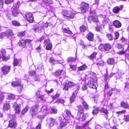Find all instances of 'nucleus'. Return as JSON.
<instances>
[{
    "label": "nucleus",
    "mask_w": 129,
    "mask_h": 129,
    "mask_svg": "<svg viewBox=\"0 0 129 129\" xmlns=\"http://www.w3.org/2000/svg\"><path fill=\"white\" fill-rule=\"evenodd\" d=\"M77 85H78L79 87V90L80 87V86L79 83H77L76 84H75L74 83L72 82L68 81V83L65 82L63 84V85L64 86V87L63 89L65 90H68L69 88L73 87H74L73 89L75 91L77 89V88H76Z\"/></svg>",
    "instance_id": "nucleus-1"
},
{
    "label": "nucleus",
    "mask_w": 129,
    "mask_h": 129,
    "mask_svg": "<svg viewBox=\"0 0 129 129\" xmlns=\"http://www.w3.org/2000/svg\"><path fill=\"white\" fill-rule=\"evenodd\" d=\"M61 13L64 17L67 19H73L74 17V13L66 10H63Z\"/></svg>",
    "instance_id": "nucleus-2"
},
{
    "label": "nucleus",
    "mask_w": 129,
    "mask_h": 129,
    "mask_svg": "<svg viewBox=\"0 0 129 129\" xmlns=\"http://www.w3.org/2000/svg\"><path fill=\"white\" fill-rule=\"evenodd\" d=\"M80 7L81 12L85 13L88 10L89 5L87 3L82 2L80 4Z\"/></svg>",
    "instance_id": "nucleus-3"
},
{
    "label": "nucleus",
    "mask_w": 129,
    "mask_h": 129,
    "mask_svg": "<svg viewBox=\"0 0 129 129\" xmlns=\"http://www.w3.org/2000/svg\"><path fill=\"white\" fill-rule=\"evenodd\" d=\"M96 83L94 82V79L92 78L89 79L88 82L87 83V85L91 88L96 89L97 88Z\"/></svg>",
    "instance_id": "nucleus-4"
},
{
    "label": "nucleus",
    "mask_w": 129,
    "mask_h": 129,
    "mask_svg": "<svg viewBox=\"0 0 129 129\" xmlns=\"http://www.w3.org/2000/svg\"><path fill=\"white\" fill-rule=\"evenodd\" d=\"M76 88H77V89L74 91L72 95L70 98V102L71 103L73 102L75 100V97L77 96V94L79 91V87L78 85H77L76 86Z\"/></svg>",
    "instance_id": "nucleus-5"
},
{
    "label": "nucleus",
    "mask_w": 129,
    "mask_h": 129,
    "mask_svg": "<svg viewBox=\"0 0 129 129\" xmlns=\"http://www.w3.org/2000/svg\"><path fill=\"white\" fill-rule=\"evenodd\" d=\"M59 119L60 120V123L58 128L59 129H62L66 126L67 123L65 121V120L64 119L62 120L61 117H59Z\"/></svg>",
    "instance_id": "nucleus-6"
},
{
    "label": "nucleus",
    "mask_w": 129,
    "mask_h": 129,
    "mask_svg": "<svg viewBox=\"0 0 129 129\" xmlns=\"http://www.w3.org/2000/svg\"><path fill=\"white\" fill-rule=\"evenodd\" d=\"M17 123L16 121L14 119H12L9 121L8 127H9L14 128L16 126Z\"/></svg>",
    "instance_id": "nucleus-7"
},
{
    "label": "nucleus",
    "mask_w": 129,
    "mask_h": 129,
    "mask_svg": "<svg viewBox=\"0 0 129 129\" xmlns=\"http://www.w3.org/2000/svg\"><path fill=\"white\" fill-rule=\"evenodd\" d=\"M30 112L32 116L36 114L38 111V106L37 105L33 106L30 109Z\"/></svg>",
    "instance_id": "nucleus-8"
},
{
    "label": "nucleus",
    "mask_w": 129,
    "mask_h": 129,
    "mask_svg": "<svg viewBox=\"0 0 129 129\" xmlns=\"http://www.w3.org/2000/svg\"><path fill=\"white\" fill-rule=\"evenodd\" d=\"M36 25L37 26L34 29V30L35 31H37L39 32H42L44 26V23H41L39 25L38 23H37L36 24Z\"/></svg>",
    "instance_id": "nucleus-9"
},
{
    "label": "nucleus",
    "mask_w": 129,
    "mask_h": 129,
    "mask_svg": "<svg viewBox=\"0 0 129 129\" xmlns=\"http://www.w3.org/2000/svg\"><path fill=\"white\" fill-rule=\"evenodd\" d=\"M103 47V48L105 50V51H108L111 48V46L110 45L108 44H101L100 45V49L102 50V47Z\"/></svg>",
    "instance_id": "nucleus-10"
},
{
    "label": "nucleus",
    "mask_w": 129,
    "mask_h": 129,
    "mask_svg": "<svg viewBox=\"0 0 129 129\" xmlns=\"http://www.w3.org/2000/svg\"><path fill=\"white\" fill-rule=\"evenodd\" d=\"M13 107L14 109L15 113L18 114H19L20 113V104H17L15 103L14 104L13 106Z\"/></svg>",
    "instance_id": "nucleus-11"
},
{
    "label": "nucleus",
    "mask_w": 129,
    "mask_h": 129,
    "mask_svg": "<svg viewBox=\"0 0 129 129\" xmlns=\"http://www.w3.org/2000/svg\"><path fill=\"white\" fill-rule=\"evenodd\" d=\"M25 17L27 20L29 22H31L33 21L34 17L32 14L29 13H27Z\"/></svg>",
    "instance_id": "nucleus-12"
},
{
    "label": "nucleus",
    "mask_w": 129,
    "mask_h": 129,
    "mask_svg": "<svg viewBox=\"0 0 129 129\" xmlns=\"http://www.w3.org/2000/svg\"><path fill=\"white\" fill-rule=\"evenodd\" d=\"M2 56V60L3 61H6L10 58V57L6 56V51L4 49H3L0 51Z\"/></svg>",
    "instance_id": "nucleus-13"
},
{
    "label": "nucleus",
    "mask_w": 129,
    "mask_h": 129,
    "mask_svg": "<svg viewBox=\"0 0 129 129\" xmlns=\"http://www.w3.org/2000/svg\"><path fill=\"white\" fill-rule=\"evenodd\" d=\"M10 68V66H4L1 68L2 72L4 74H7L9 72Z\"/></svg>",
    "instance_id": "nucleus-14"
},
{
    "label": "nucleus",
    "mask_w": 129,
    "mask_h": 129,
    "mask_svg": "<svg viewBox=\"0 0 129 129\" xmlns=\"http://www.w3.org/2000/svg\"><path fill=\"white\" fill-rule=\"evenodd\" d=\"M43 3L45 5H48V7H47V8L49 11H52V9H51L49 8V5L53 3L52 0H43Z\"/></svg>",
    "instance_id": "nucleus-15"
},
{
    "label": "nucleus",
    "mask_w": 129,
    "mask_h": 129,
    "mask_svg": "<svg viewBox=\"0 0 129 129\" xmlns=\"http://www.w3.org/2000/svg\"><path fill=\"white\" fill-rule=\"evenodd\" d=\"M88 20L90 22H91V21L96 22L99 21L98 16H89L88 17Z\"/></svg>",
    "instance_id": "nucleus-16"
},
{
    "label": "nucleus",
    "mask_w": 129,
    "mask_h": 129,
    "mask_svg": "<svg viewBox=\"0 0 129 129\" xmlns=\"http://www.w3.org/2000/svg\"><path fill=\"white\" fill-rule=\"evenodd\" d=\"M18 44L23 48L25 47L26 46L25 40L23 39H20L18 43Z\"/></svg>",
    "instance_id": "nucleus-17"
},
{
    "label": "nucleus",
    "mask_w": 129,
    "mask_h": 129,
    "mask_svg": "<svg viewBox=\"0 0 129 129\" xmlns=\"http://www.w3.org/2000/svg\"><path fill=\"white\" fill-rule=\"evenodd\" d=\"M12 14L14 17H16L18 15L19 11L18 9L16 8H13L12 11Z\"/></svg>",
    "instance_id": "nucleus-18"
},
{
    "label": "nucleus",
    "mask_w": 129,
    "mask_h": 129,
    "mask_svg": "<svg viewBox=\"0 0 129 129\" xmlns=\"http://www.w3.org/2000/svg\"><path fill=\"white\" fill-rule=\"evenodd\" d=\"M36 95L38 98L40 99L42 101H45V99L44 97V95H41L40 94V91H38L37 92H36Z\"/></svg>",
    "instance_id": "nucleus-19"
},
{
    "label": "nucleus",
    "mask_w": 129,
    "mask_h": 129,
    "mask_svg": "<svg viewBox=\"0 0 129 129\" xmlns=\"http://www.w3.org/2000/svg\"><path fill=\"white\" fill-rule=\"evenodd\" d=\"M21 61L22 60L21 59H18L16 58H14L13 63L14 66H17L18 64L21 63Z\"/></svg>",
    "instance_id": "nucleus-20"
},
{
    "label": "nucleus",
    "mask_w": 129,
    "mask_h": 129,
    "mask_svg": "<svg viewBox=\"0 0 129 129\" xmlns=\"http://www.w3.org/2000/svg\"><path fill=\"white\" fill-rule=\"evenodd\" d=\"M93 110L92 112V113L93 115H96L100 110V108L96 107L95 106L93 107Z\"/></svg>",
    "instance_id": "nucleus-21"
},
{
    "label": "nucleus",
    "mask_w": 129,
    "mask_h": 129,
    "mask_svg": "<svg viewBox=\"0 0 129 129\" xmlns=\"http://www.w3.org/2000/svg\"><path fill=\"white\" fill-rule=\"evenodd\" d=\"M113 23L114 25L117 28H119L121 26V24L120 22L117 20L114 21Z\"/></svg>",
    "instance_id": "nucleus-22"
},
{
    "label": "nucleus",
    "mask_w": 129,
    "mask_h": 129,
    "mask_svg": "<svg viewBox=\"0 0 129 129\" xmlns=\"http://www.w3.org/2000/svg\"><path fill=\"white\" fill-rule=\"evenodd\" d=\"M10 108V105L9 103L5 104L3 106V110L4 111H6L9 109Z\"/></svg>",
    "instance_id": "nucleus-23"
},
{
    "label": "nucleus",
    "mask_w": 129,
    "mask_h": 129,
    "mask_svg": "<svg viewBox=\"0 0 129 129\" xmlns=\"http://www.w3.org/2000/svg\"><path fill=\"white\" fill-rule=\"evenodd\" d=\"M104 64L103 61L101 59H97L96 64L98 66H103Z\"/></svg>",
    "instance_id": "nucleus-24"
},
{
    "label": "nucleus",
    "mask_w": 129,
    "mask_h": 129,
    "mask_svg": "<svg viewBox=\"0 0 129 129\" xmlns=\"http://www.w3.org/2000/svg\"><path fill=\"white\" fill-rule=\"evenodd\" d=\"M7 36V37H12L13 36V33L12 30L8 29L6 31Z\"/></svg>",
    "instance_id": "nucleus-25"
},
{
    "label": "nucleus",
    "mask_w": 129,
    "mask_h": 129,
    "mask_svg": "<svg viewBox=\"0 0 129 129\" xmlns=\"http://www.w3.org/2000/svg\"><path fill=\"white\" fill-rule=\"evenodd\" d=\"M87 37L89 41H92L93 40V35L90 33H89L87 34Z\"/></svg>",
    "instance_id": "nucleus-26"
},
{
    "label": "nucleus",
    "mask_w": 129,
    "mask_h": 129,
    "mask_svg": "<svg viewBox=\"0 0 129 129\" xmlns=\"http://www.w3.org/2000/svg\"><path fill=\"white\" fill-rule=\"evenodd\" d=\"M120 106L121 107L126 108L129 107V106L127 103H125L123 102H122L120 103Z\"/></svg>",
    "instance_id": "nucleus-27"
},
{
    "label": "nucleus",
    "mask_w": 129,
    "mask_h": 129,
    "mask_svg": "<svg viewBox=\"0 0 129 129\" xmlns=\"http://www.w3.org/2000/svg\"><path fill=\"white\" fill-rule=\"evenodd\" d=\"M21 85V82L20 81H19L18 82L17 81H13L12 83V85L13 87L20 86Z\"/></svg>",
    "instance_id": "nucleus-28"
},
{
    "label": "nucleus",
    "mask_w": 129,
    "mask_h": 129,
    "mask_svg": "<svg viewBox=\"0 0 129 129\" xmlns=\"http://www.w3.org/2000/svg\"><path fill=\"white\" fill-rule=\"evenodd\" d=\"M49 61L50 62L53 64H57V61L55 60V59L52 57H50L49 58Z\"/></svg>",
    "instance_id": "nucleus-29"
},
{
    "label": "nucleus",
    "mask_w": 129,
    "mask_h": 129,
    "mask_svg": "<svg viewBox=\"0 0 129 129\" xmlns=\"http://www.w3.org/2000/svg\"><path fill=\"white\" fill-rule=\"evenodd\" d=\"M50 123L49 125L50 126H52L55 123H56V120L53 118H50Z\"/></svg>",
    "instance_id": "nucleus-30"
},
{
    "label": "nucleus",
    "mask_w": 129,
    "mask_h": 129,
    "mask_svg": "<svg viewBox=\"0 0 129 129\" xmlns=\"http://www.w3.org/2000/svg\"><path fill=\"white\" fill-rule=\"evenodd\" d=\"M63 32L64 33H67L70 35L73 34V33L71 30L66 28H64L63 30Z\"/></svg>",
    "instance_id": "nucleus-31"
},
{
    "label": "nucleus",
    "mask_w": 129,
    "mask_h": 129,
    "mask_svg": "<svg viewBox=\"0 0 129 129\" xmlns=\"http://www.w3.org/2000/svg\"><path fill=\"white\" fill-rule=\"evenodd\" d=\"M107 62L108 64H113L115 63V61L114 59L110 58L107 61Z\"/></svg>",
    "instance_id": "nucleus-32"
},
{
    "label": "nucleus",
    "mask_w": 129,
    "mask_h": 129,
    "mask_svg": "<svg viewBox=\"0 0 129 129\" xmlns=\"http://www.w3.org/2000/svg\"><path fill=\"white\" fill-rule=\"evenodd\" d=\"M87 66L85 64L79 67L78 68V70L79 71H82L85 70L87 68Z\"/></svg>",
    "instance_id": "nucleus-33"
},
{
    "label": "nucleus",
    "mask_w": 129,
    "mask_h": 129,
    "mask_svg": "<svg viewBox=\"0 0 129 129\" xmlns=\"http://www.w3.org/2000/svg\"><path fill=\"white\" fill-rule=\"evenodd\" d=\"M78 112L80 113L81 114L84 113V109L81 106H78Z\"/></svg>",
    "instance_id": "nucleus-34"
},
{
    "label": "nucleus",
    "mask_w": 129,
    "mask_h": 129,
    "mask_svg": "<svg viewBox=\"0 0 129 129\" xmlns=\"http://www.w3.org/2000/svg\"><path fill=\"white\" fill-rule=\"evenodd\" d=\"M120 10V9L118 6L116 7H114L113 9V12L115 13H118L119 10Z\"/></svg>",
    "instance_id": "nucleus-35"
},
{
    "label": "nucleus",
    "mask_w": 129,
    "mask_h": 129,
    "mask_svg": "<svg viewBox=\"0 0 129 129\" xmlns=\"http://www.w3.org/2000/svg\"><path fill=\"white\" fill-rule=\"evenodd\" d=\"M83 106L86 110H87L89 108V106L87 103L84 101H83L82 103Z\"/></svg>",
    "instance_id": "nucleus-36"
},
{
    "label": "nucleus",
    "mask_w": 129,
    "mask_h": 129,
    "mask_svg": "<svg viewBox=\"0 0 129 129\" xmlns=\"http://www.w3.org/2000/svg\"><path fill=\"white\" fill-rule=\"evenodd\" d=\"M106 37L108 40L110 41L112 40L113 39V36L111 34H107Z\"/></svg>",
    "instance_id": "nucleus-37"
},
{
    "label": "nucleus",
    "mask_w": 129,
    "mask_h": 129,
    "mask_svg": "<svg viewBox=\"0 0 129 129\" xmlns=\"http://www.w3.org/2000/svg\"><path fill=\"white\" fill-rule=\"evenodd\" d=\"M62 71H63V70H57L55 73V76H58L60 75L61 74Z\"/></svg>",
    "instance_id": "nucleus-38"
},
{
    "label": "nucleus",
    "mask_w": 129,
    "mask_h": 129,
    "mask_svg": "<svg viewBox=\"0 0 129 129\" xmlns=\"http://www.w3.org/2000/svg\"><path fill=\"white\" fill-rule=\"evenodd\" d=\"M15 97V95L12 94H9L8 95L7 98L9 100L14 99Z\"/></svg>",
    "instance_id": "nucleus-39"
},
{
    "label": "nucleus",
    "mask_w": 129,
    "mask_h": 129,
    "mask_svg": "<svg viewBox=\"0 0 129 129\" xmlns=\"http://www.w3.org/2000/svg\"><path fill=\"white\" fill-rule=\"evenodd\" d=\"M96 54L95 52H94L90 56H88V57L90 59H93L95 57Z\"/></svg>",
    "instance_id": "nucleus-40"
},
{
    "label": "nucleus",
    "mask_w": 129,
    "mask_h": 129,
    "mask_svg": "<svg viewBox=\"0 0 129 129\" xmlns=\"http://www.w3.org/2000/svg\"><path fill=\"white\" fill-rule=\"evenodd\" d=\"M112 73L109 76L107 74H105L104 75V77L105 78V79L106 80V81H107V80H108V79L109 78H110L112 77Z\"/></svg>",
    "instance_id": "nucleus-41"
},
{
    "label": "nucleus",
    "mask_w": 129,
    "mask_h": 129,
    "mask_svg": "<svg viewBox=\"0 0 129 129\" xmlns=\"http://www.w3.org/2000/svg\"><path fill=\"white\" fill-rule=\"evenodd\" d=\"M51 111L52 113L56 114L57 112V110L55 107H52L51 108Z\"/></svg>",
    "instance_id": "nucleus-42"
},
{
    "label": "nucleus",
    "mask_w": 129,
    "mask_h": 129,
    "mask_svg": "<svg viewBox=\"0 0 129 129\" xmlns=\"http://www.w3.org/2000/svg\"><path fill=\"white\" fill-rule=\"evenodd\" d=\"M44 44L46 46L50 44H51V43L50 42V40L49 39H47L44 41Z\"/></svg>",
    "instance_id": "nucleus-43"
},
{
    "label": "nucleus",
    "mask_w": 129,
    "mask_h": 129,
    "mask_svg": "<svg viewBox=\"0 0 129 129\" xmlns=\"http://www.w3.org/2000/svg\"><path fill=\"white\" fill-rule=\"evenodd\" d=\"M12 23L13 25L15 26H18L20 25L19 23L15 20L12 21Z\"/></svg>",
    "instance_id": "nucleus-44"
},
{
    "label": "nucleus",
    "mask_w": 129,
    "mask_h": 129,
    "mask_svg": "<svg viewBox=\"0 0 129 129\" xmlns=\"http://www.w3.org/2000/svg\"><path fill=\"white\" fill-rule=\"evenodd\" d=\"M116 47L119 49H121L123 48L124 45L120 44L117 43L116 44Z\"/></svg>",
    "instance_id": "nucleus-45"
},
{
    "label": "nucleus",
    "mask_w": 129,
    "mask_h": 129,
    "mask_svg": "<svg viewBox=\"0 0 129 129\" xmlns=\"http://www.w3.org/2000/svg\"><path fill=\"white\" fill-rule=\"evenodd\" d=\"M29 109V108L28 106H26L25 108L22 110L21 112V114L23 115Z\"/></svg>",
    "instance_id": "nucleus-46"
},
{
    "label": "nucleus",
    "mask_w": 129,
    "mask_h": 129,
    "mask_svg": "<svg viewBox=\"0 0 129 129\" xmlns=\"http://www.w3.org/2000/svg\"><path fill=\"white\" fill-rule=\"evenodd\" d=\"M100 112L104 113L106 114H107L108 113L107 110L105 109L102 108L100 110Z\"/></svg>",
    "instance_id": "nucleus-47"
},
{
    "label": "nucleus",
    "mask_w": 129,
    "mask_h": 129,
    "mask_svg": "<svg viewBox=\"0 0 129 129\" xmlns=\"http://www.w3.org/2000/svg\"><path fill=\"white\" fill-rule=\"evenodd\" d=\"M89 116L88 114H84L81 117L82 120V121H83L86 119V118Z\"/></svg>",
    "instance_id": "nucleus-48"
},
{
    "label": "nucleus",
    "mask_w": 129,
    "mask_h": 129,
    "mask_svg": "<svg viewBox=\"0 0 129 129\" xmlns=\"http://www.w3.org/2000/svg\"><path fill=\"white\" fill-rule=\"evenodd\" d=\"M52 48V44H50L46 46V49L47 50H50Z\"/></svg>",
    "instance_id": "nucleus-49"
},
{
    "label": "nucleus",
    "mask_w": 129,
    "mask_h": 129,
    "mask_svg": "<svg viewBox=\"0 0 129 129\" xmlns=\"http://www.w3.org/2000/svg\"><path fill=\"white\" fill-rule=\"evenodd\" d=\"M115 38L114 39L115 40H116L118 38L119 36V34L118 32H116L115 33Z\"/></svg>",
    "instance_id": "nucleus-50"
},
{
    "label": "nucleus",
    "mask_w": 129,
    "mask_h": 129,
    "mask_svg": "<svg viewBox=\"0 0 129 129\" xmlns=\"http://www.w3.org/2000/svg\"><path fill=\"white\" fill-rule=\"evenodd\" d=\"M129 115H125L124 117V119L126 121H129Z\"/></svg>",
    "instance_id": "nucleus-51"
},
{
    "label": "nucleus",
    "mask_w": 129,
    "mask_h": 129,
    "mask_svg": "<svg viewBox=\"0 0 129 129\" xmlns=\"http://www.w3.org/2000/svg\"><path fill=\"white\" fill-rule=\"evenodd\" d=\"M7 34L6 33L2 32L0 34V38L2 39L4 36H6Z\"/></svg>",
    "instance_id": "nucleus-52"
},
{
    "label": "nucleus",
    "mask_w": 129,
    "mask_h": 129,
    "mask_svg": "<svg viewBox=\"0 0 129 129\" xmlns=\"http://www.w3.org/2000/svg\"><path fill=\"white\" fill-rule=\"evenodd\" d=\"M86 27L84 26H82L80 27V30L82 31H84L86 30Z\"/></svg>",
    "instance_id": "nucleus-53"
},
{
    "label": "nucleus",
    "mask_w": 129,
    "mask_h": 129,
    "mask_svg": "<svg viewBox=\"0 0 129 129\" xmlns=\"http://www.w3.org/2000/svg\"><path fill=\"white\" fill-rule=\"evenodd\" d=\"M75 59L72 57H69L67 59V61L68 62L74 61Z\"/></svg>",
    "instance_id": "nucleus-54"
},
{
    "label": "nucleus",
    "mask_w": 129,
    "mask_h": 129,
    "mask_svg": "<svg viewBox=\"0 0 129 129\" xmlns=\"http://www.w3.org/2000/svg\"><path fill=\"white\" fill-rule=\"evenodd\" d=\"M36 72L35 71L32 70L29 72V74L30 76H33L35 75Z\"/></svg>",
    "instance_id": "nucleus-55"
},
{
    "label": "nucleus",
    "mask_w": 129,
    "mask_h": 129,
    "mask_svg": "<svg viewBox=\"0 0 129 129\" xmlns=\"http://www.w3.org/2000/svg\"><path fill=\"white\" fill-rule=\"evenodd\" d=\"M76 64L75 65H72L70 66V68L73 70L75 71L76 69Z\"/></svg>",
    "instance_id": "nucleus-56"
},
{
    "label": "nucleus",
    "mask_w": 129,
    "mask_h": 129,
    "mask_svg": "<svg viewBox=\"0 0 129 129\" xmlns=\"http://www.w3.org/2000/svg\"><path fill=\"white\" fill-rule=\"evenodd\" d=\"M25 32H20L18 33L17 35L18 36L22 37L25 35Z\"/></svg>",
    "instance_id": "nucleus-57"
},
{
    "label": "nucleus",
    "mask_w": 129,
    "mask_h": 129,
    "mask_svg": "<svg viewBox=\"0 0 129 129\" xmlns=\"http://www.w3.org/2000/svg\"><path fill=\"white\" fill-rule=\"evenodd\" d=\"M19 4L18 2L17 3L15 4L13 6V8H16V9H18L19 8Z\"/></svg>",
    "instance_id": "nucleus-58"
},
{
    "label": "nucleus",
    "mask_w": 129,
    "mask_h": 129,
    "mask_svg": "<svg viewBox=\"0 0 129 129\" xmlns=\"http://www.w3.org/2000/svg\"><path fill=\"white\" fill-rule=\"evenodd\" d=\"M56 102L63 104L64 102V101L62 99H59Z\"/></svg>",
    "instance_id": "nucleus-59"
},
{
    "label": "nucleus",
    "mask_w": 129,
    "mask_h": 129,
    "mask_svg": "<svg viewBox=\"0 0 129 129\" xmlns=\"http://www.w3.org/2000/svg\"><path fill=\"white\" fill-rule=\"evenodd\" d=\"M108 19L105 18H104V19L102 21L103 24H104L108 22Z\"/></svg>",
    "instance_id": "nucleus-60"
},
{
    "label": "nucleus",
    "mask_w": 129,
    "mask_h": 129,
    "mask_svg": "<svg viewBox=\"0 0 129 129\" xmlns=\"http://www.w3.org/2000/svg\"><path fill=\"white\" fill-rule=\"evenodd\" d=\"M38 69L39 70H41L43 69V65L42 64H40L39 65L38 67Z\"/></svg>",
    "instance_id": "nucleus-61"
},
{
    "label": "nucleus",
    "mask_w": 129,
    "mask_h": 129,
    "mask_svg": "<svg viewBox=\"0 0 129 129\" xmlns=\"http://www.w3.org/2000/svg\"><path fill=\"white\" fill-rule=\"evenodd\" d=\"M126 112L125 110H123L121 111H118L116 112V113L118 114H120L122 113H124Z\"/></svg>",
    "instance_id": "nucleus-62"
},
{
    "label": "nucleus",
    "mask_w": 129,
    "mask_h": 129,
    "mask_svg": "<svg viewBox=\"0 0 129 129\" xmlns=\"http://www.w3.org/2000/svg\"><path fill=\"white\" fill-rule=\"evenodd\" d=\"M59 96V94L58 93H56V95L53 97V100H54L58 98Z\"/></svg>",
    "instance_id": "nucleus-63"
},
{
    "label": "nucleus",
    "mask_w": 129,
    "mask_h": 129,
    "mask_svg": "<svg viewBox=\"0 0 129 129\" xmlns=\"http://www.w3.org/2000/svg\"><path fill=\"white\" fill-rule=\"evenodd\" d=\"M125 86L124 87L125 88H127L129 89V83L126 82L125 83Z\"/></svg>",
    "instance_id": "nucleus-64"
}]
</instances>
